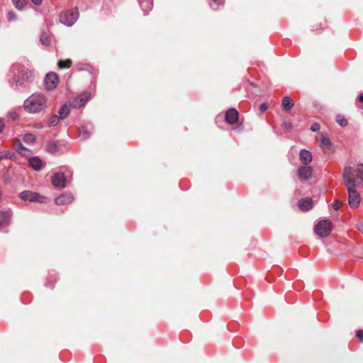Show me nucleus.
<instances>
[{"label": "nucleus", "mask_w": 363, "mask_h": 363, "mask_svg": "<svg viewBox=\"0 0 363 363\" xmlns=\"http://www.w3.org/2000/svg\"><path fill=\"white\" fill-rule=\"evenodd\" d=\"M343 184L348 191V202L352 208H357L360 203V196L356 189L359 186L360 183L357 181L355 171L352 167H346L342 174Z\"/></svg>", "instance_id": "1"}, {"label": "nucleus", "mask_w": 363, "mask_h": 363, "mask_svg": "<svg viewBox=\"0 0 363 363\" xmlns=\"http://www.w3.org/2000/svg\"><path fill=\"white\" fill-rule=\"evenodd\" d=\"M46 99L43 94H33L24 101L25 109L30 113H36L45 108L46 106Z\"/></svg>", "instance_id": "2"}, {"label": "nucleus", "mask_w": 363, "mask_h": 363, "mask_svg": "<svg viewBox=\"0 0 363 363\" xmlns=\"http://www.w3.org/2000/svg\"><path fill=\"white\" fill-rule=\"evenodd\" d=\"M79 16L78 11L77 9H73L65 12H62L60 16V21L67 26H71L77 20Z\"/></svg>", "instance_id": "3"}, {"label": "nucleus", "mask_w": 363, "mask_h": 363, "mask_svg": "<svg viewBox=\"0 0 363 363\" xmlns=\"http://www.w3.org/2000/svg\"><path fill=\"white\" fill-rule=\"evenodd\" d=\"M332 222L330 220H323L315 227V233L320 237L325 238L330 235L332 230Z\"/></svg>", "instance_id": "4"}, {"label": "nucleus", "mask_w": 363, "mask_h": 363, "mask_svg": "<svg viewBox=\"0 0 363 363\" xmlns=\"http://www.w3.org/2000/svg\"><path fill=\"white\" fill-rule=\"evenodd\" d=\"M19 197L23 201H28L30 202L38 201L40 203H45L46 198L40 195L38 193L33 192L31 191H22Z\"/></svg>", "instance_id": "5"}, {"label": "nucleus", "mask_w": 363, "mask_h": 363, "mask_svg": "<svg viewBox=\"0 0 363 363\" xmlns=\"http://www.w3.org/2000/svg\"><path fill=\"white\" fill-rule=\"evenodd\" d=\"M59 82L58 76L54 72L48 73L45 79V85L47 90H52L56 88Z\"/></svg>", "instance_id": "6"}, {"label": "nucleus", "mask_w": 363, "mask_h": 363, "mask_svg": "<svg viewBox=\"0 0 363 363\" xmlns=\"http://www.w3.org/2000/svg\"><path fill=\"white\" fill-rule=\"evenodd\" d=\"M239 113L233 108H229L225 115V120L226 123L230 125H234L238 121Z\"/></svg>", "instance_id": "7"}, {"label": "nucleus", "mask_w": 363, "mask_h": 363, "mask_svg": "<svg viewBox=\"0 0 363 363\" xmlns=\"http://www.w3.org/2000/svg\"><path fill=\"white\" fill-rule=\"evenodd\" d=\"M298 177L301 180H308L312 177L313 169L309 166L301 167L297 170Z\"/></svg>", "instance_id": "8"}, {"label": "nucleus", "mask_w": 363, "mask_h": 363, "mask_svg": "<svg viewBox=\"0 0 363 363\" xmlns=\"http://www.w3.org/2000/svg\"><path fill=\"white\" fill-rule=\"evenodd\" d=\"M64 145L59 141H51L48 143L46 150L48 152L52 154L62 152L64 150Z\"/></svg>", "instance_id": "9"}, {"label": "nucleus", "mask_w": 363, "mask_h": 363, "mask_svg": "<svg viewBox=\"0 0 363 363\" xmlns=\"http://www.w3.org/2000/svg\"><path fill=\"white\" fill-rule=\"evenodd\" d=\"M66 179L62 173H56L52 177V183L55 187L64 188L65 187Z\"/></svg>", "instance_id": "10"}, {"label": "nucleus", "mask_w": 363, "mask_h": 363, "mask_svg": "<svg viewBox=\"0 0 363 363\" xmlns=\"http://www.w3.org/2000/svg\"><path fill=\"white\" fill-rule=\"evenodd\" d=\"M73 201V195L69 193H65L55 199V203L58 206H62L71 203Z\"/></svg>", "instance_id": "11"}, {"label": "nucleus", "mask_w": 363, "mask_h": 363, "mask_svg": "<svg viewBox=\"0 0 363 363\" xmlns=\"http://www.w3.org/2000/svg\"><path fill=\"white\" fill-rule=\"evenodd\" d=\"M90 96L91 94L89 92H84L81 94L73 101V106L74 107H81L84 106L90 98Z\"/></svg>", "instance_id": "12"}, {"label": "nucleus", "mask_w": 363, "mask_h": 363, "mask_svg": "<svg viewBox=\"0 0 363 363\" xmlns=\"http://www.w3.org/2000/svg\"><path fill=\"white\" fill-rule=\"evenodd\" d=\"M313 200L311 198H305L298 201V206L302 211H308L313 208Z\"/></svg>", "instance_id": "13"}, {"label": "nucleus", "mask_w": 363, "mask_h": 363, "mask_svg": "<svg viewBox=\"0 0 363 363\" xmlns=\"http://www.w3.org/2000/svg\"><path fill=\"white\" fill-rule=\"evenodd\" d=\"M11 216L10 211H0V228L9 225Z\"/></svg>", "instance_id": "14"}, {"label": "nucleus", "mask_w": 363, "mask_h": 363, "mask_svg": "<svg viewBox=\"0 0 363 363\" xmlns=\"http://www.w3.org/2000/svg\"><path fill=\"white\" fill-rule=\"evenodd\" d=\"M300 160L304 165H308L312 161V154L306 150H301L299 154Z\"/></svg>", "instance_id": "15"}, {"label": "nucleus", "mask_w": 363, "mask_h": 363, "mask_svg": "<svg viewBox=\"0 0 363 363\" xmlns=\"http://www.w3.org/2000/svg\"><path fill=\"white\" fill-rule=\"evenodd\" d=\"M320 146L324 150H330L332 146V143L328 137L323 134H320L319 139Z\"/></svg>", "instance_id": "16"}, {"label": "nucleus", "mask_w": 363, "mask_h": 363, "mask_svg": "<svg viewBox=\"0 0 363 363\" xmlns=\"http://www.w3.org/2000/svg\"><path fill=\"white\" fill-rule=\"evenodd\" d=\"M281 106L285 111L289 112L294 106V103L290 97L284 96L281 99Z\"/></svg>", "instance_id": "17"}, {"label": "nucleus", "mask_w": 363, "mask_h": 363, "mask_svg": "<svg viewBox=\"0 0 363 363\" xmlns=\"http://www.w3.org/2000/svg\"><path fill=\"white\" fill-rule=\"evenodd\" d=\"M29 164L35 169L40 170L42 167V161L38 157H31L29 160Z\"/></svg>", "instance_id": "18"}, {"label": "nucleus", "mask_w": 363, "mask_h": 363, "mask_svg": "<svg viewBox=\"0 0 363 363\" xmlns=\"http://www.w3.org/2000/svg\"><path fill=\"white\" fill-rule=\"evenodd\" d=\"M69 108L67 106V105L65 104L58 111L59 117L62 120L65 119L69 115Z\"/></svg>", "instance_id": "19"}, {"label": "nucleus", "mask_w": 363, "mask_h": 363, "mask_svg": "<svg viewBox=\"0 0 363 363\" xmlns=\"http://www.w3.org/2000/svg\"><path fill=\"white\" fill-rule=\"evenodd\" d=\"M16 150L22 155H26L27 152H30V150L25 147L21 142H18L15 144Z\"/></svg>", "instance_id": "20"}, {"label": "nucleus", "mask_w": 363, "mask_h": 363, "mask_svg": "<svg viewBox=\"0 0 363 363\" xmlns=\"http://www.w3.org/2000/svg\"><path fill=\"white\" fill-rule=\"evenodd\" d=\"M353 169L355 171L357 181L358 182V179H359L363 182V164H359L357 169Z\"/></svg>", "instance_id": "21"}, {"label": "nucleus", "mask_w": 363, "mask_h": 363, "mask_svg": "<svg viewBox=\"0 0 363 363\" xmlns=\"http://www.w3.org/2000/svg\"><path fill=\"white\" fill-rule=\"evenodd\" d=\"M57 65L60 69L69 68L72 65V60L69 59L65 60H61L58 62Z\"/></svg>", "instance_id": "22"}, {"label": "nucleus", "mask_w": 363, "mask_h": 363, "mask_svg": "<svg viewBox=\"0 0 363 363\" xmlns=\"http://www.w3.org/2000/svg\"><path fill=\"white\" fill-rule=\"evenodd\" d=\"M21 74H22V79H25L26 81H28L30 79H31L33 77V72L27 69H22Z\"/></svg>", "instance_id": "23"}, {"label": "nucleus", "mask_w": 363, "mask_h": 363, "mask_svg": "<svg viewBox=\"0 0 363 363\" xmlns=\"http://www.w3.org/2000/svg\"><path fill=\"white\" fill-rule=\"evenodd\" d=\"M36 140V137L31 133H26L23 137V141L27 144H33Z\"/></svg>", "instance_id": "24"}, {"label": "nucleus", "mask_w": 363, "mask_h": 363, "mask_svg": "<svg viewBox=\"0 0 363 363\" xmlns=\"http://www.w3.org/2000/svg\"><path fill=\"white\" fill-rule=\"evenodd\" d=\"M335 121L342 127H345L348 124L347 120L342 115H337Z\"/></svg>", "instance_id": "25"}, {"label": "nucleus", "mask_w": 363, "mask_h": 363, "mask_svg": "<svg viewBox=\"0 0 363 363\" xmlns=\"http://www.w3.org/2000/svg\"><path fill=\"white\" fill-rule=\"evenodd\" d=\"M223 4V0H211L210 2V6L211 9L214 11L218 9L220 6Z\"/></svg>", "instance_id": "26"}, {"label": "nucleus", "mask_w": 363, "mask_h": 363, "mask_svg": "<svg viewBox=\"0 0 363 363\" xmlns=\"http://www.w3.org/2000/svg\"><path fill=\"white\" fill-rule=\"evenodd\" d=\"M13 4L18 9H22L26 4V0H13Z\"/></svg>", "instance_id": "27"}, {"label": "nucleus", "mask_w": 363, "mask_h": 363, "mask_svg": "<svg viewBox=\"0 0 363 363\" xmlns=\"http://www.w3.org/2000/svg\"><path fill=\"white\" fill-rule=\"evenodd\" d=\"M60 118L58 115H53L49 121V126H55L58 124Z\"/></svg>", "instance_id": "28"}, {"label": "nucleus", "mask_w": 363, "mask_h": 363, "mask_svg": "<svg viewBox=\"0 0 363 363\" xmlns=\"http://www.w3.org/2000/svg\"><path fill=\"white\" fill-rule=\"evenodd\" d=\"M40 40L43 45H48L50 43V38L46 33H43Z\"/></svg>", "instance_id": "29"}, {"label": "nucleus", "mask_w": 363, "mask_h": 363, "mask_svg": "<svg viewBox=\"0 0 363 363\" xmlns=\"http://www.w3.org/2000/svg\"><path fill=\"white\" fill-rule=\"evenodd\" d=\"M342 205V203L341 201L336 200L333 203V207L335 210L337 211L341 207Z\"/></svg>", "instance_id": "30"}, {"label": "nucleus", "mask_w": 363, "mask_h": 363, "mask_svg": "<svg viewBox=\"0 0 363 363\" xmlns=\"http://www.w3.org/2000/svg\"><path fill=\"white\" fill-rule=\"evenodd\" d=\"M7 18L9 21H11L16 19V16L15 13L10 11L7 13Z\"/></svg>", "instance_id": "31"}, {"label": "nucleus", "mask_w": 363, "mask_h": 363, "mask_svg": "<svg viewBox=\"0 0 363 363\" xmlns=\"http://www.w3.org/2000/svg\"><path fill=\"white\" fill-rule=\"evenodd\" d=\"M356 335L358 337L359 340L362 342H363V330H359L356 333Z\"/></svg>", "instance_id": "32"}, {"label": "nucleus", "mask_w": 363, "mask_h": 363, "mask_svg": "<svg viewBox=\"0 0 363 363\" xmlns=\"http://www.w3.org/2000/svg\"><path fill=\"white\" fill-rule=\"evenodd\" d=\"M311 130L313 132H315V131L319 130H320V125H319V123H315L312 124L311 126Z\"/></svg>", "instance_id": "33"}, {"label": "nucleus", "mask_w": 363, "mask_h": 363, "mask_svg": "<svg viewBox=\"0 0 363 363\" xmlns=\"http://www.w3.org/2000/svg\"><path fill=\"white\" fill-rule=\"evenodd\" d=\"M268 108V105L267 103H263L259 106V110L261 112H264Z\"/></svg>", "instance_id": "34"}, {"label": "nucleus", "mask_w": 363, "mask_h": 363, "mask_svg": "<svg viewBox=\"0 0 363 363\" xmlns=\"http://www.w3.org/2000/svg\"><path fill=\"white\" fill-rule=\"evenodd\" d=\"M5 124L2 119H0V133H1L4 128Z\"/></svg>", "instance_id": "35"}, {"label": "nucleus", "mask_w": 363, "mask_h": 363, "mask_svg": "<svg viewBox=\"0 0 363 363\" xmlns=\"http://www.w3.org/2000/svg\"><path fill=\"white\" fill-rule=\"evenodd\" d=\"M35 5L39 6L42 4L43 0H30Z\"/></svg>", "instance_id": "36"}, {"label": "nucleus", "mask_w": 363, "mask_h": 363, "mask_svg": "<svg viewBox=\"0 0 363 363\" xmlns=\"http://www.w3.org/2000/svg\"><path fill=\"white\" fill-rule=\"evenodd\" d=\"M358 230L363 234V222L360 223L357 225Z\"/></svg>", "instance_id": "37"}, {"label": "nucleus", "mask_w": 363, "mask_h": 363, "mask_svg": "<svg viewBox=\"0 0 363 363\" xmlns=\"http://www.w3.org/2000/svg\"><path fill=\"white\" fill-rule=\"evenodd\" d=\"M358 101L360 103H363V93H362L358 97Z\"/></svg>", "instance_id": "38"}, {"label": "nucleus", "mask_w": 363, "mask_h": 363, "mask_svg": "<svg viewBox=\"0 0 363 363\" xmlns=\"http://www.w3.org/2000/svg\"><path fill=\"white\" fill-rule=\"evenodd\" d=\"M11 118H12V119H13V121H14V120H16V114L12 115V116H11Z\"/></svg>", "instance_id": "39"}, {"label": "nucleus", "mask_w": 363, "mask_h": 363, "mask_svg": "<svg viewBox=\"0 0 363 363\" xmlns=\"http://www.w3.org/2000/svg\"><path fill=\"white\" fill-rule=\"evenodd\" d=\"M4 158V155L1 152H0V160H2Z\"/></svg>", "instance_id": "40"}, {"label": "nucleus", "mask_w": 363, "mask_h": 363, "mask_svg": "<svg viewBox=\"0 0 363 363\" xmlns=\"http://www.w3.org/2000/svg\"><path fill=\"white\" fill-rule=\"evenodd\" d=\"M286 128L290 127V124L286 125Z\"/></svg>", "instance_id": "41"}]
</instances>
